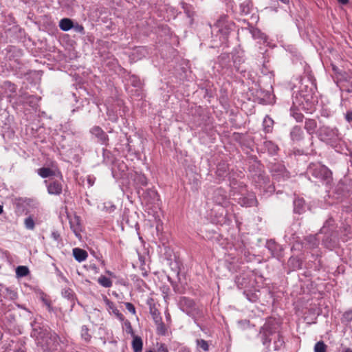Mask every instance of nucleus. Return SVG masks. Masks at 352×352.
<instances>
[{"mask_svg":"<svg viewBox=\"0 0 352 352\" xmlns=\"http://www.w3.org/2000/svg\"><path fill=\"white\" fill-rule=\"evenodd\" d=\"M260 334L265 352L278 351L284 344V340L280 334V324L274 319L268 320L262 327Z\"/></svg>","mask_w":352,"mask_h":352,"instance_id":"nucleus-1","label":"nucleus"},{"mask_svg":"<svg viewBox=\"0 0 352 352\" xmlns=\"http://www.w3.org/2000/svg\"><path fill=\"white\" fill-rule=\"evenodd\" d=\"M32 336L36 338L37 345L41 348L42 352H51L58 343V336L47 329H38L34 328Z\"/></svg>","mask_w":352,"mask_h":352,"instance_id":"nucleus-2","label":"nucleus"},{"mask_svg":"<svg viewBox=\"0 0 352 352\" xmlns=\"http://www.w3.org/2000/svg\"><path fill=\"white\" fill-rule=\"evenodd\" d=\"M309 85H302L300 91L293 97V107H302V109H309L316 102L315 96L316 87L311 82Z\"/></svg>","mask_w":352,"mask_h":352,"instance_id":"nucleus-3","label":"nucleus"},{"mask_svg":"<svg viewBox=\"0 0 352 352\" xmlns=\"http://www.w3.org/2000/svg\"><path fill=\"white\" fill-rule=\"evenodd\" d=\"M307 174L311 179V177L326 185H329L332 181V173L324 165L320 163H311L307 170Z\"/></svg>","mask_w":352,"mask_h":352,"instance_id":"nucleus-4","label":"nucleus"},{"mask_svg":"<svg viewBox=\"0 0 352 352\" xmlns=\"http://www.w3.org/2000/svg\"><path fill=\"white\" fill-rule=\"evenodd\" d=\"M317 135L321 141L332 147H336L342 139L341 135L336 127H330L325 125L320 126Z\"/></svg>","mask_w":352,"mask_h":352,"instance_id":"nucleus-5","label":"nucleus"},{"mask_svg":"<svg viewBox=\"0 0 352 352\" xmlns=\"http://www.w3.org/2000/svg\"><path fill=\"white\" fill-rule=\"evenodd\" d=\"M179 305L181 310L192 317L195 322L198 319L204 317L203 307L197 305L192 299L188 297H182Z\"/></svg>","mask_w":352,"mask_h":352,"instance_id":"nucleus-6","label":"nucleus"},{"mask_svg":"<svg viewBox=\"0 0 352 352\" xmlns=\"http://www.w3.org/2000/svg\"><path fill=\"white\" fill-rule=\"evenodd\" d=\"M212 201L217 205L223 208L221 216H223L224 208L229 205V199L226 195V192L221 188L215 189L212 195Z\"/></svg>","mask_w":352,"mask_h":352,"instance_id":"nucleus-7","label":"nucleus"},{"mask_svg":"<svg viewBox=\"0 0 352 352\" xmlns=\"http://www.w3.org/2000/svg\"><path fill=\"white\" fill-rule=\"evenodd\" d=\"M233 23L229 22L227 19V16L225 15L221 16L219 19L214 23L212 30H216L217 32H219L224 36H227L230 30H232Z\"/></svg>","mask_w":352,"mask_h":352,"instance_id":"nucleus-8","label":"nucleus"},{"mask_svg":"<svg viewBox=\"0 0 352 352\" xmlns=\"http://www.w3.org/2000/svg\"><path fill=\"white\" fill-rule=\"evenodd\" d=\"M234 196H239V197H234V199L239 204L243 207H252L256 206L257 204L256 196L253 192H248L241 195L234 194Z\"/></svg>","mask_w":352,"mask_h":352,"instance_id":"nucleus-9","label":"nucleus"},{"mask_svg":"<svg viewBox=\"0 0 352 352\" xmlns=\"http://www.w3.org/2000/svg\"><path fill=\"white\" fill-rule=\"evenodd\" d=\"M91 135L97 140V142L107 146L109 138L108 135L98 126H94L89 131Z\"/></svg>","mask_w":352,"mask_h":352,"instance_id":"nucleus-10","label":"nucleus"},{"mask_svg":"<svg viewBox=\"0 0 352 352\" xmlns=\"http://www.w3.org/2000/svg\"><path fill=\"white\" fill-rule=\"evenodd\" d=\"M47 186V192L53 195H59L63 191L62 182L58 180L49 179L45 181Z\"/></svg>","mask_w":352,"mask_h":352,"instance_id":"nucleus-11","label":"nucleus"},{"mask_svg":"<svg viewBox=\"0 0 352 352\" xmlns=\"http://www.w3.org/2000/svg\"><path fill=\"white\" fill-rule=\"evenodd\" d=\"M333 219L332 217H329L325 221L322 228L320 229V233H323L325 234V237L324 239H323L322 241L327 246H329L328 243H330L332 241V239L329 240V236L327 235H332L331 228L333 227Z\"/></svg>","mask_w":352,"mask_h":352,"instance_id":"nucleus-12","label":"nucleus"},{"mask_svg":"<svg viewBox=\"0 0 352 352\" xmlns=\"http://www.w3.org/2000/svg\"><path fill=\"white\" fill-rule=\"evenodd\" d=\"M2 90H3L4 94L10 102L13 98V95L16 94L17 87L10 81H4L0 86Z\"/></svg>","mask_w":352,"mask_h":352,"instance_id":"nucleus-13","label":"nucleus"},{"mask_svg":"<svg viewBox=\"0 0 352 352\" xmlns=\"http://www.w3.org/2000/svg\"><path fill=\"white\" fill-rule=\"evenodd\" d=\"M303 131L299 126H294L290 131V137L293 142H299L303 139Z\"/></svg>","mask_w":352,"mask_h":352,"instance_id":"nucleus-14","label":"nucleus"},{"mask_svg":"<svg viewBox=\"0 0 352 352\" xmlns=\"http://www.w3.org/2000/svg\"><path fill=\"white\" fill-rule=\"evenodd\" d=\"M73 256L77 261L82 262L87 259L88 254L85 250L75 248L73 249Z\"/></svg>","mask_w":352,"mask_h":352,"instance_id":"nucleus-15","label":"nucleus"},{"mask_svg":"<svg viewBox=\"0 0 352 352\" xmlns=\"http://www.w3.org/2000/svg\"><path fill=\"white\" fill-rule=\"evenodd\" d=\"M228 166L226 163H219L217 165L216 174L218 178L221 180L228 175Z\"/></svg>","mask_w":352,"mask_h":352,"instance_id":"nucleus-16","label":"nucleus"},{"mask_svg":"<svg viewBox=\"0 0 352 352\" xmlns=\"http://www.w3.org/2000/svg\"><path fill=\"white\" fill-rule=\"evenodd\" d=\"M267 247L271 251L273 256L278 257L280 256L281 247L274 241H270L267 243Z\"/></svg>","mask_w":352,"mask_h":352,"instance_id":"nucleus-17","label":"nucleus"},{"mask_svg":"<svg viewBox=\"0 0 352 352\" xmlns=\"http://www.w3.org/2000/svg\"><path fill=\"white\" fill-rule=\"evenodd\" d=\"M317 122L314 119H306L305 122V129L309 135L316 132Z\"/></svg>","mask_w":352,"mask_h":352,"instance_id":"nucleus-18","label":"nucleus"},{"mask_svg":"<svg viewBox=\"0 0 352 352\" xmlns=\"http://www.w3.org/2000/svg\"><path fill=\"white\" fill-rule=\"evenodd\" d=\"M305 204L303 199L296 198L294 201V211L295 213L301 214L305 211Z\"/></svg>","mask_w":352,"mask_h":352,"instance_id":"nucleus-19","label":"nucleus"},{"mask_svg":"<svg viewBox=\"0 0 352 352\" xmlns=\"http://www.w3.org/2000/svg\"><path fill=\"white\" fill-rule=\"evenodd\" d=\"M105 302L108 307L109 310H111L119 320L121 321L124 320V317L123 314L120 312L113 302L109 299H106Z\"/></svg>","mask_w":352,"mask_h":352,"instance_id":"nucleus-20","label":"nucleus"},{"mask_svg":"<svg viewBox=\"0 0 352 352\" xmlns=\"http://www.w3.org/2000/svg\"><path fill=\"white\" fill-rule=\"evenodd\" d=\"M23 102L28 104L30 106L34 107L37 104L38 98L32 95L24 94L21 96Z\"/></svg>","mask_w":352,"mask_h":352,"instance_id":"nucleus-21","label":"nucleus"},{"mask_svg":"<svg viewBox=\"0 0 352 352\" xmlns=\"http://www.w3.org/2000/svg\"><path fill=\"white\" fill-rule=\"evenodd\" d=\"M274 120L269 116H266L263 122V131L266 133H271L273 130Z\"/></svg>","mask_w":352,"mask_h":352,"instance_id":"nucleus-22","label":"nucleus"},{"mask_svg":"<svg viewBox=\"0 0 352 352\" xmlns=\"http://www.w3.org/2000/svg\"><path fill=\"white\" fill-rule=\"evenodd\" d=\"M3 352H25V349L21 342H12Z\"/></svg>","mask_w":352,"mask_h":352,"instance_id":"nucleus-23","label":"nucleus"},{"mask_svg":"<svg viewBox=\"0 0 352 352\" xmlns=\"http://www.w3.org/2000/svg\"><path fill=\"white\" fill-rule=\"evenodd\" d=\"M59 27L63 31H68L73 28V22L68 18L62 19L59 22Z\"/></svg>","mask_w":352,"mask_h":352,"instance_id":"nucleus-24","label":"nucleus"},{"mask_svg":"<svg viewBox=\"0 0 352 352\" xmlns=\"http://www.w3.org/2000/svg\"><path fill=\"white\" fill-rule=\"evenodd\" d=\"M143 342L140 337L135 336L132 341V347L134 352H142Z\"/></svg>","mask_w":352,"mask_h":352,"instance_id":"nucleus-25","label":"nucleus"},{"mask_svg":"<svg viewBox=\"0 0 352 352\" xmlns=\"http://www.w3.org/2000/svg\"><path fill=\"white\" fill-rule=\"evenodd\" d=\"M37 173L42 178H47L55 175V173L53 170L46 167L38 168Z\"/></svg>","mask_w":352,"mask_h":352,"instance_id":"nucleus-26","label":"nucleus"},{"mask_svg":"<svg viewBox=\"0 0 352 352\" xmlns=\"http://www.w3.org/2000/svg\"><path fill=\"white\" fill-rule=\"evenodd\" d=\"M310 248H315L318 245V241L316 236L309 235L305 239Z\"/></svg>","mask_w":352,"mask_h":352,"instance_id":"nucleus-27","label":"nucleus"},{"mask_svg":"<svg viewBox=\"0 0 352 352\" xmlns=\"http://www.w3.org/2000/svg\"><path fill=\"white\" fill-rule=\"evenodd\" d=\"M30 271L28 267L20 265L16 269V274L17 277H24L28 275Z\"/></svg>","mask_w":352,"mask_h":352,"instance_id":"nucleus-28","label":"nucleus"},{"mask_svg":"<svg viewBox=\"0 0 352 352\" xmlns=\"http://www.w3.org/2000/svg\"><path fill=\"white\" fill-rule=\"evenodd\" d=\"M3 296L4 298H8L9 300H14L15 299L17 298L18 295L17 293L14 290L9 288H6L5 291L3 292Z\"/></svg>","mask_w":352,"mask_h":352,"instance_id":"nucleus-29","label":"nucleus"},{"mask_svg":"<svg viewBox=\"0 0 352 352\" xmlns=\"http://www.w3.org/2000/svg\"><path fill=\"white\" fill-rule=\"evenodd\" d=\"M98 283L102 287L108 288L112 286V281L110 278L104 276H100L98 279Z\"/></svg>","mask_w":352,"mask_h":352,"instance_id":"nucleus-30","label":"nucleus"},{"mask_svg":"<svg viewBox=\"0 0 352 352\" xmlns=\"http://www.w3.org/2000/svg\"><path fill=\"white\" fill-rule=\"evenodd\" d=\"M264 145L265 148L267 149L268 152L271 154H274L278 150L277 145L272 141H265Z\"/></svg>","mask_w":352,"mask_h":352,"instance_id":"nucleus-31","label":"nucleus"},{"mask_svg":"<svg viewBox=\"0 0 352 352\" xmlns=\"http://www.w3.org/2000/svg\"><path fill=\"white\" fill-rule=\"evenodd\" d=\"M103 162L105 164L112 163L113 160L111 151L107 148H102Z\"/></svg>","mask_w":352,"mask_h":352,"instance_id":"nucleus-32","label":"nucleus"},{"mask_svg":"<svg viewBox=\"0 0 352 352\" xmlns=\"http://www.w3.org/2000/svg\"><path fill=\"white\" fill-rule=\"evenodd\" d=\"M155 324L157 326V334L161 335V336L166 335V333L167 332V329H166L164 323L162 322V320L160 321V322L155 323Z\"/></svg>","mask_w":352,"mask_h":352,"instance_id":"nucleus-33","label":"nucleus"},{"mask_svg":"<svg viewBox=\"0 0 352 352\" xmlns=\"http://www.w3.org/2000/svg\"><path fill=\"white\" fill-rule=\"evenodd\" d=\"M272 171L273 173H277V175H285V168L280 164H275L272 168Z\"/></svg>","mask_w":352,"mask_h":352,"instance_id":"nucleus-34","label":"nucleus"},{"mask_svg":"<svg viewBox=\"0 0 352 352\" xmlns=\"http://www.w3.org/2000/svg\"><path fill=\"white\" fill-rule=\"evenodd\" d=\"M151 314L152 318L155 322V323L160 322L162 320V317L160 316V314L159 311L155 308L151 309Z\"/></svg>","mask_w":352,"mask_h":352,"instance_id":"nucleus-35","label":"nucleus"},{"mask_svg":"<svg viewBox=\"0 0 352 352\" xmlns=\"http://www.w3.org/2000/svg\"><path fill=\"white\" fill-rule=\"evenodd\" d=\"M81 337L87 342L89 341L91 339V336L89 333V329L86 325H83L81 327Z\"/></svg>","mask_w":352,"mask_h":352,"instance_id":"nucleus-36","label":"nucleus"},{"mask_svg":"<svg viewBox=\"0 0 352 352\" xmlns=\"http://www.w3.org/2000/svg\"><path fill=\"white\" fill-rule=\"evenodd\" d=\"M314 352H327V345L322 342H318L314 346Z\"/></svg>","mask_w":352,"mask_h":352,"instance_id":"nucleus-37","label":"nucleus"},{"mask_svg":"<svg viewBox=\"0 0 352 352\" xmlns=\"http://www.w3.org/2000/svg\"><path fill=\"white\" fill-rule=\"evenodd\" d=\"M196 343L197 346L203 349L204 351H208L209 350V344L205 340L197 339L196 340Z\"/></svg>","mask_w":352,"mask_h":352,"instance_id":"nucleus-38","label":"nucleus"},{"mask_svg":"<svg viewBox=\"0 0 352 352\" xmlns=\"http://www.w3.org/2000/svg\"><path fill=\"white\" fill-rule=\"evenodd\" d=\"M296 108H298V107H293V106L291 107V111L292 112V116L293 117L295 118V120L297 121V122H302V120H303V118H304V116L302 113H300V112H296L294 111V109ZM300 108L302 109V107H300Z\"/></svg>","mask_w":352,"mask_h":352,"instance_id":"nucleus-39","label":"nucleus"},{"mask_svg":"<svg viewBox=\"0 0 352 352\" xmlns=\"http://www.w3.org/2000/svg\"><path fill=\"white\" fill-rule=\"evenodd\" d=\"M250 2L248 0L244 1L243 3H241L240 6L241 11L245 14H248L250 11Z\"/></svg>","mask_w":352,"mask_h":352,"instance_id":"nucleus-40","label":"nucleus"},{"mask_svg":"<svg viewBox=\"0 0 352 352\" xmlns=\"http://www.w3.org/2000/svg\"><path fill=\"white\" fill-rule=\"evenodd\" d=\"M25 226L28 230H33L34 228V221L31 217H28L25 219Z\"/></svg>","mask_w":352,"mask_h":352,"instance_id":"nucleus-41","label":"nucleus"},{"mask_svg":"<svg viewBox=\"0 0 352 352\" xmlns=\"http://www.w3.org/2000/svg\"><path fill=\"white\" fill-rule=\"evenodd\" d=\"M342 320L343 322H350L352 321V310L346 311L342 316Z\"/></svg>","mask_w":352,"mask_h":352,"instance_id":"nucleus-42","label":"nucleus"},{"mask_svg":"<svg viewBox=\"0 0 352 352\" xmlns=\"http://www.w3.org/2000/svg\"><path fill=\"white\" fill-rule=\"evenodd\" d=\"M126 309L133 314H135V308L134 305L131 302L124 303Z\"/></svg>","mask_w":352,"mask_h":352,"instance_id":"nucleus-43","label":"nucleus"},{"mask_svg":"<svg viewBox=\"0 0 352 352\" xmlns=\"http://www.w3.org/2000/svg\"><path fill=\"white\" fill-rule=\"evenodd\" d=\"M157 352H168V349L165 344H157Z\"/></svg>","mask_w":352,"mask_h":352,"instance_id":"nucleus-44","label":"nucleus"},{"mask_svg":"<svg viewBox=\"0 0 352 352\" xmlns=\"http://www.w3.org/2000/svg\"><path fill=\"white\" fill-rule=\"evenodd\" d=\"M74 28V30L76 32H79V33H81V34H84V32H85L84 28H83V26L82 25H79V24H76L75 25H73V28Z\"/></svg>","mask_w":352,"mask_h":352,"instance_id":"nucleus-45","label":"nucleus"},{"mask_svg":"<svg viewBox=\"0 0 352 352\" xmlns=\"http://www.w3.org/2000/svg\"><path fill=\"white\" fill-rule=\"evenodd\" d=\"M131 81L134 87H138L140 85V81L136 76H131Z\"/></svg>","mask_w":352,"mask_h":352,"instance_id":"nucleus-46","label":"nucleus"},{"mask_svg":"<svg viewBox=\"0 0 352 352\" xmlns=\"http://www.w3.org/2000/svg\"><path fill=\"white\" fill-rule=\"evenodd\" d=\"M71 228L73 230L74 232L75 233V235L78 237L80 236L79 226L78 225L76 226H74L71 225Z\"/></svg>","mask_w":352,"mask_h":352,"instance_id":"nucleus-47","label":"nucleus"},{"mask_svg":"<svg viewBox=\"0 0 352 352\" xmlns=\"http://www.w3.org/2000/svg\"><path fill=\"white\" fill-rule=\"evenodd\" d=\"M346 120L350 122L352 121V111H347L345 116Z\"/></svg>","mask_w":352,"mask_h":352,"instance_id":"nucleus-48","label":"nucleus"},{"mask_svg":"<svg viewBox=\"0 0 352 352\" xmlns=\"http://www.w3.org/2000/svg\"><path fill=\"white\" fill-rule=\"evenodd\" d=\"M51 236L55 240V241H58L60 238V234H58V232H52V234H51Z\"/></svg>","mask_w":352,"mask_h":352,"instance_id":"nucleus-49","label":"nucleus"},{"mask_svg":"<svg viewBox=\"0 0 352 352\" xmlns=\"http://www.w3.org/2000/svg\"><path fill=\"white\" fill-rule=\"evenodd\" d=\"M87 182L90 186H92L94 184V179L89 176L87 178Z\"/></svg>","mask_w":352,"mask_h":352,"instance_id":"nucleus-50","label":"nucleus"},{"mask_svg":"<svg viewBox=\"0 0 352 352\" xmlns=\"http://www.w3.org/2000/svg\"><path fill=\"white\" fill-rule=\"evenodd\" d=\"M179 352H190V349H188V348H186V347H183L182 349H180V350L179 351Z\"/></svg>","mask_w":352,"mask_h":352,"instance_id":"nucleus-51","label":"nucleus"},{"mask_svg":"<svg viewBox=\"0 0 352 352\" xmlns=\"http://www.w3.org/2000/svg\"><path fill=\"white\" fill-rule=\"evenodd\" d=\"M141 182L144 186H146L147 184L146 179L144 177L141 178Z\"/></svg>","mask_w":352,"mask_h":352,"instance_id":"nucleus-52","label":"nucleus"},{"mask_svg":"<svg viewBox=\"0 0 352 352\" xmlns=\"http://www.w3.org/2000/svg\"><path fill=\"white\" fill-rule=\"evenodd\" d=\"M0 252H2L3 254L6 257L8 258V256H9V255H10V253H9L8 251H6V250H5V251H2L1 250H0Z\"/></svg>","mask_w":352,"mask_h":352,"instance_id":"nucleus-53","label":"nucleus"},{"mask_svg":"<svg viewBox=\"0 0 352 352\" xmlns=\"http://www.w3.org/2000/svg\"><path fill=\"white\" fill-rule=\"evenodd\" d=\"M338 1L341 4L345 5L348 3L349 0H338Z\"/></svg>","mask_w":352,"mask_h":352,"instance_id":"nucleus-54","label":"nucleus"},{"mask_svg":"<svg viewBox=\"0 0 352 352\" xmlns=\"http://www.w3.org/2000/svg\"><path fill=\"white\" fill-rule=\"evenodd\" d=\"M109 211L111 212L116 209V206L114 205H111L110 206H109Z\"/></svg>","mask_w":352,"mask_h":352,"instance_id":"nucleus-55","label":"nucleus"},{"mask_svg":"<svg viewBox=\"0 0 352 352\" xmlns=\"http://www.w3.org/2000/svg\"><path fill=\"white\" fill-rule=\"evenodd\" d=\"M44 302L49 308L50 307V304L47 300H44Z\"/></svg>","mask_w":352,"mask_h":352,"instance_id":"nucleus-56","label":"nucleus"},{"mask_svg":"<svg viewBox=\"0 0 352 352\" xmlns=\"http://www.w3.org/2000/svg\"><path fill=\"white\" fill-rule=\"evenodd\" d=\"M343 352H352V349H349V348H347L345 350H344Z\"/></svg>","mask_w":352,"mask_h":352,"instance_id":"nucleus-57","label":"nucleus"},{"mask_svg":"<svg viewBox=\"0 0 352 352\" xmlns=\"http://www.w3.org/2000/svg\"><path fill=\"white\" fill-rule=\"evenodd\" d=\"M107 274H108L109 275H110V276H113V273H112L111 272H110V271H107Z\"/></svg>","mask_w":352,"mask_h":352,"instance_id":"nucleus-58","label":"nucleus"},{"mask_svg":"<svg viewBox=\"0 0 352 352\" xmlns=\"http://www.w3.org/2000/svg\"><path fill=\"white\" fill-rule=\"evenodd\" d=\"M3 212V206L0 205V214Z\"/></svg>","mask_w":352,"mask_h":352,"instance_id":"nucleus-59","label":"nucleus"},{"mask_svg":"<svg viewBox=\"0 0 352 352\" xmlns=\"http://www.w3.org/2000/svg\"><path fill=\"white\" fill-rule=\"evenodd\" d=\"M350 162L352 166V155H351V156H350Z\"/></svg>","mask_w":352,"mask_h":352,"instance_id":"nucleus-60","label":"nucleus"},{"mask_svg":"<svg viewBox=\"0 0 352 352\" xmlns=\"http://www.w3.org/2000/svg\"><path fill=\"white\" fill-rule=\"evenodd\" d=\"M17 305L19 307H20V308H23V309H24V308H23V306H21V305Z\"/></svg>","mask_w":352,"mask_h":352,"instance_id":"nucleus-61","label":"nucleus"},{"mask_svg":"<svg viewBox=\"0 0 352 352\" xmlns=\"http://www.w3.org/2000/svg\"><path fill=\"white\" fill-rule=\"evenodd\" d=\"M2 336H3V335H2V333L0 331V340H1V338H2Z\"/></svg>","mask_w":352,"mask_h":352,"instance_id":"nucleus-62","label":"nucleus"}]
</instances>
